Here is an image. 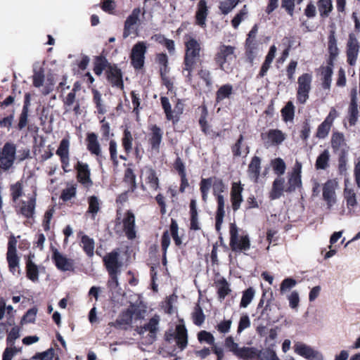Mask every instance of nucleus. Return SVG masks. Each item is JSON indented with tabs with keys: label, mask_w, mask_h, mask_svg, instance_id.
<instances>
[{
	"label": "nucleus",
	"mask_w": 360,
	"mask_h": 360,
	"mask_svg": "<svg viewBox=\"0 0 360 360\" xmlns=\"http://www.w3.org/2000/svg\"><path fill=\"white\" fill-rule=\"evenodd\" d=\"M211 187H212V194L215 197L217 202V209L215 215V229L217 231H219L225 214V202L222 193L226 191V186L221 179L217 176L202 178L200 182V191L202 200L205 203L207 202L208 193Z\"/></svg>",
	"instance_id": "nucleus-1"
},
{
	"label": "nucleus",
	"mask_w": 360,
	"mask_h": 360,
	"mask_svg": "<svg viewBox=\"0 0 360 360\" xmlns=\"http://www.w3.org/2000/svg\"><path fill=\"white\" fill-rule=\"evenodd\" d=\"M320 18H328L333 9L332 0H318L316 2Z\"/></svg>",
	"instance_id": "nucleus-35"
},
{
	"label": "nucleus",
	"mask_w": 360,
	"mask_h": 360,
	"mask_svg": "<svg viewBox=\"0 0 360 360\" xmlns=\"http://www.w3.org/2000/svg\"><path fill=\"white\" fill-rule=\"evenodd\" d=\"M243 188L240 183L233 182L232 184L231 190V202L232 205V209L234 212L237 211L243 201L242 192Z\"/></svg>",
	"instance_id": "nucleus-20"
},
{
	"label": "nucleus",
	"mask_w": 360,
	"mask_h": 360,
	"mask_svg": "<svg viewBox=\"0 0 360 360\" xmlns=\"http://www.w3.org/2000/svg\"><path fill=\"white\" fill-rule=\"evenodd\" d=\"M136 333L139 335V339L143 344L150 345L152 344L157 338L158 333H150L148 331L139 328L136 326Z\"/></svg>",
	"instance_id": "nucleus-49"
},
{
	"label": "nucleus",
	"mask_w": 360,
	"mask_h": 360,
	"mask_svg": "<svg viewBox=\"0 0 360 360\" xmlns=\"http://www.w3.org/2000/svg\"><path fill=\"white\" fill-rule=\"evenodd\" d=\"M337 117V110L334 108H332L324 121L319 125L316 136L319 139H325L328 135L334 120Z\"/></svg>",
	"instance_id": "nucleus-14"
},
{
	"label": "nucleus",
	"mask_w": 360,
	"mask_h": 360,
	"mask_svg": "<svg viewBox=\"0 0 360 360\" xmlns=\"http://www.w3.org/2000/svg\"><path fill=\"white\" fill-rule=\"evenodd\" d=\"M312 76L309 73H303L297 79V102L304 105L309 98L311 89Z\"/></svg>",
	"instance_id": "nucleus-5"
},
{
	"label": "nucleus",
	"mask_w": 360,
	"mask_h": 360,
	"mask_svg": "<svg viewBox=\"0 0 360 360\" xmlns=\"http://www.w3.org/2000/svg\"><path fill=\"white\" fill-rule=\"evenodd\" d=\"M343 196L346 200L348 208H354L357 205L356 195L352 188H345L343 191Z\"/></svg>",
	"instance_id": "nucleus-50"
},
{
	"label": "nucleus",
	"mask_w": 360,
	"mask_h": 360,
	"mask_svg": "<svg viewBox=\"0 0 360 360\" xmlns=\"http://www.w3.org/2000/svg\"><path fill=\"white\" fill-rule=\"evenodd\" d=\"M11 195L13 201L15 203H18L20 197H22L25 194L23 192V184L21 181H18L10 187Z\"/></svg>",
	"instance_id": "nucleus-46"
},
{
	"label": "nucleus",
	"mask_w": 360,
	"mask_h": 360,
	"mask_svg": "<svg viewBox=\"0 0 360 360\" xmlns=\"http://www.w3.org/2000/svg\"><path fill=\"white\" fill-rule=\"evenodd\" d=\"M70 141L68 139H63L60 141L59 146L56 150V155L60 159L65 160L69 158Z\"/></svg>",
	"instance_id": "nucleus-52"
},
{
	"label": "nucleus",
	"mask_w": 360,
	"mask_h": 360,
	"mask_svg": "<svg viewBox=\"0 0 360 360\" xmlns=\"http://www.w3.org/2000/svg\"><path fill=\"white\" fill-rule=\"evenodd\" d=\"M160 320V316L158 314H155L147 323L143 326L139 327V328L143 329L144 331H148L150 333H158L159 331L158 325Z\"/></svg>",
	"instance_id": "nucleus-42"
},
{
	"label": "nucleus",
	"mask_w": 360,
	"mask_h": 360,
	"mask_svg": "<svg viewBox=\"0 0 360 360\" xmlns=\"http://www.w3.org/2000/svg\"><path fill=\"white\" fill-rule=\"evenodd\" d=\"M160 103L166 119L169 121H172L173 124H176L179 122V118L177 116H174V112L172 110L169 98L166 96H161Z\"/></svg>",
	"instance_id": "nucleus-34"
},
{
	"label": "nucleus",
	"mask_w": 360,
	"mask_h": 360,
	"mask_svg": "<svg viewBox=\"0 0 360 360\" xmlns=\"http://www.w3.org/2000/svg\"><path fill=\"white\" fill-rule=\"evenodd\" d=\"M29 101H26L23 105L21 114L19 117L18 129H22L27 124L28 112H29Z\"/></svg>",
	"instance_id": "nucleus-62"
},
{
	"label": "nucleus",
	"mask_w": 360,
	"mask_h": 360,
	"mask_svg": "<svg viewBox=\"0 0 360 360\" xmlns=\"http://www.w3.org/2000/svg\"><path fill=\"white\" fill-rule=\"evenodd\" d=\"M258 25L255 24L248 34L245 43V54L247 61L252 65L256 57V50L258 47V42L256 39L258 32Z\"/></svg>",
	"instance_id": "nucleus-6"
},
{
	"label": "nucleus",
	"mask_w": 360,
	"mask_h": 360,
	"mask_svg": "<svg viewBox=\"0 0 360 360\" xmlns=\"http://www.w3.org/2000/svg\"><path fill=\"white\" fill-rule=\"evenodd\" d=\"M330 153L327 149H325L320 153L315 162V168L316 170H326L330 165Z\"/></svg>",
	"instance_id": "nucleus-36"
},
{
	"label": "nucleus",
	"mask_w": 360,
	"mask_h": 360,
	"mask_svg": "<svg viewBox=\"0 0 360 360\" xmlns=\"http://www.w3.org/2000/svg\"><path fill=\"white\" fill-rule=\"evenodd\" d=\"M209 14L207 1L205 0H200L197 5L195 20V24L201 27L206 25V19Z\"/></svg>",
	"instance_id": "nucleus-21"
},
{
	"label": "nucleus",
	"mask_w": 360,
	"mask_h": 360,
	"mask_svg": "<svg viewBox=\"0 0 360 360\" xmlns=\"http://www.w3.org/2000/svg\"><path fill=\"white\" fill-rule=\"evenodd\" d=\"M258 349L254 347H240L236 356L242 360H256Z\"/></svg>",
	"instance_id": "nucleus-33"
},
{
	"label": "nucleus",
	"mask_w": 360,
	"mask_h": 360,
	"mask_svg": "<svg viewBox=\"0 0 360 360\" xmlns=\"http://www.w3.org/2000/svg\"><path fill=\"white\" fill-rule=\"evenodd\" d=\"M282 119L284 122H292L295 117V106L292 101L286 103L281 110Z\"/></svg>",
	"instance_id": "nucleus-45"
},
{
	"label": "nucleus",
	"mask_w": 360,
	"mask_h": 360,
	"mask_svg": "<svg viewBox=\"0 0 360 360\" xmlns=\"http://www.w3.org/2000/svg\"><path fill=\"white\" fill-rule=\"evenodd\" d=\"M7 261L8 263V266L10 271L13 273V274H15L17 272L18 274H20L19 268V258L17 256L16 252H7Z\"/></svg>",
	"instance_id": "nucleus-51"
},
{
	"label": "nucleus",
	"mask_w": 360,
	"mask_h": 360,
	"mask_svg": "<svg viewBox=\"0 0 360 360\" xmlns=\"http://www.w3.org/2000/svg\"><path fill=\"white\" fill-rule=\"evenodd\" d=\"M81 245L88 257H92L94 256L95 243L93 238L86 235H83L81 238Z\"/></svg>",
	"instance_id": "nucleus-39"
},
{
	"label": "nucleus",
	"mask_w": 360,
	"mask_h": 360,
	"mask_svg": "<svg viewBox=\"0 0 360 360\" xmlns=\"http://www.w3.org/2000/svg\"><path fill=\"white\" fill-rule=\"evenodd\" d=\"M36 206V196L34 194L28 195L27 200L19 201L18 212L26 218L32 217Z\"/></svg>",
	"instance_id": "nucleus-17"
},
{
	"label": "nucleus",
	"mask_w": 360,
	"mask_h": 360,
	"mask_svg": "<svg viewBox=\"0 0 360 360\" xmlns=\"http://www.w3.org/2000/svg\"><path fill=\"white\" fill-rule=\"evenodd\" d=\"M135 222V217L131 212H128L127 217L123 220V227L126 236L129 239L135 238V231L134 226Z\"/></svg>",
	"instance_id": "nucleus-29"
},
{
	"label": "nucleus",
	"mask_w": 360,
	"mask_h": 360,
	"mask_svg": "<svg viewBox=\"0 0 360 360\" xmlns=\"http://www.w3.org/2000/svg\"><path fill=\"white\" fill-rule=\"evenodd\" d=\"M248 14V9L247 5H244L243 8L238 11V13L231 20V25L233 28L237 29L240 22L247 17Z\"/></svg>",
	"instance_id": "nucleus-57"
},
{
	"label": "nucleus",
	"mask_w": 360,
	"mask_h": 360,
	"mask_svg": "<svg viewBox=\"0 0 360 360\" xmlns=\"http://www.w3.org/2000/svg\"><path fill=\"white\" fill-rule=\"evenodd\" d=\"M165 340L170 344L174 340L177 347L184 350L188 345V331L184 325V320H179V323L176 326L174 332H166Z\"/></svg>",
	"instance_id": "nucleus-4"
},
{
	"label": "nucleus",
	"mask_w": 360,
	"mask_h": 360,
	"mask_svg": "<svg viewBox=\"0 0 360 360\" xmlns=\"http://www.w3.org/2000/svg\"><path fill=\"white\" fill-rule=\"evenodd\" d=\"M256 360H280L274 349L266 348L264 350L258 349Z\"/></svg>",
	"instance_id": "nucleus-55"
},
{
	"label": "nucleus",
	"mask_w": 360,
	"mask_h": 360,
	"mask_svg": "<svg viewBox=\"0 0 360 360\" xmlns=\"http://www.w3.org/2000/svg\"><path fill=\"white\" fill-rule=\"evenodd\" d=\"M255 294V290L252 287H249L243 292L240 307L246 308L252 302Z\"/></svg>",
	"instance_id": "nucleus-54"
},
{
	"label": "nucleus",
	"mask_w": 360,
	"mask_h": 360,
	"mask_svg": "<svg viewBox=\"0 0 360 360\" xmlns=\"http://www.w3.org/2000/svg\"><path fill=\"white\" fill-rule=\"evenodd\" d=\"M235 50L236 47L230 45L221 44L219 46L214 59L221 70H224L225 63L236 58Z\"/></svg>",
	"instance_id": "nucleus-9"
},
{
	"label": "nucleus",
	"mask_w": 360,
	"mask_h": 360,
	"mask_svg": "<svg viewBox=\"0 0 360 360\" xmlns=\"http://www.w3.org/2000/svg\"><path fill=\"white\" fill-rule=\"evenodd\" d=\"M347 149L342 148L338 153V170L340 174H343L347 170Z\"/></svg>",
	"instance_id": "nucleus-61"
},
{
	"label": "nucleus",
	"mask_w": 360,
	"mask_h": 360,
	"mask_svg": "<svg viewBox=\"0 0 360 360\" xmlns=\"http://www.w3.org/2000/svg\"><path fill=\"white\" fill-rule=\"evenodd\" d=\"M15 155V145L6 143L2 149V152L0 151V168L8 170L13 164Z\"/></svg>",
	"instance_id": "nucleus-12"
},
{
	"label": "nucleus",
	"mask_w": 360,
	"mask_h": 360,
	"mask_svg": "<svg viewBox=\"0 0 360 360\" xmlns=\"http://www.w3.org/2000/svg\"><path fill=\"white\" fill-rule=\"evenodd\" d=\"M155 60L160 66V72H169V61L168 57L165 53H159L156 54Z\"/></svg>",
	"instance_id": "nucleus-56"
},
{
	"label": "nucleus",
	"mask_w": 360,
	"mask_h": 360,
	"mask_svg": "<svg viewBox=\"0 0 360 360\" xmlns=\"http://www.w3.org/2000/svg\"><path fill=\"white\" fill-rule=\"evenodd\" d=\"M198 340L200 342H206L212 346L215 345L213 335L206 330H201L198 333Z\"/></svg>",
	"instance_id": "nucleus-64"
},
{
	"label": "nucleus",
	"mask_w": 360,
	"mask_h": 360,
	"mask_svg": "<svg viewBox=\"0 0 360 360\" xmlns=\"http://www.w3.org/2000/svg\"><path fill=\"white\" fill-rule=\"evenodd\" d=\"M185 53L183 60V71L186 72L185 75L188 81L192 80L193 71L202 65L203 56L201 44L191 34H186L184 37Z\"/></svg>",
	"instance_id": "nucleus-2"
},
{
	"label": "nucleus",
	"mask_w": 360,
	"mask_h": 360,
	"mask_svg": "<svg viewBox=\"0 0 360 360\" xmlns=\"http://www.w3.org/2000/svg\"><path fill=\"white\" fill-rule=\"evenodd\" d=\"M27 277L32 281H38L39 271L37 266L32 262L30 258L27 261Z\"/></svg>",
	"instance_id": "nucleus-60"
},
{
	"label": "nucleus",
	"mask_w": 360,
	"mask_h": 360,
	"mask_svg": "<svg viewBox=\"0 0 360 360\" xmlns=\"http://www.w3.org/2000/svg\"><path fill=\"white\" fill-rule=\"evenodd\" d=\"M302 188V179L301 177L295 176L289 174L288 179L287 186L285 189V192L288 193L295 191L297 188Z\"/></svg>",
	"instance_id": "nucleus-47"
},
{
	"label": "nucleus",
	"mask_w": 360,
	"mask_h": 360,
	"mask_svg": "<svg viewBox=\"0 0 360 360\" xmlns=\"http://www.w3.org/2000/svg\"><path fill=\"white\" fill-rule=\"evenodd\" d=\"M261 138L265 143L278 146L285 139V135L280 129H269L266 133H262Z\"/></svg>",
	"instance_id": "nucleus-18"
},
{
	"label": "nucleus",
	"mask_w": 360,
	"mask_h": 360,
	"mask_svg": "<svg viewBox=\"0 0 360 360\" xmlns=\"http://www.w3.org/2000/svg\"><path fill=\"white\" fill-rule=\"evenodd\" d=\"M133 314L131 311L127 310L123 312L120 318L115 323H110L109 325L122 329H127L132 323Z\"/></svg>",
	"instance_id": "nucleus-27"
},
{
	"label": "nucleus",
	"mask_w": 360,
	"mask_h": 360,
	"mask_svg": "<svg viewBox=\"0 0 360 360\" xmlns=\"http://www.w3.org/2000/svg\"><path fill=\"white\" fill-rule=\"evenodd\" d=\"M75 168L77 171L78 181L86 186L91 185L92 181L90 179V170L89 165L86 163L78 161Z\"/></svg>",
	"instance_id": "nucleus-23"
},
{
	"label": "nucleus",
	"mask_w": 360,
	"mask_h": 360,
	"mask_svg": "<svg viewBox=\"0 0 360 360\" xmlns=\"http://www.w3.org/2000/svg\"><path fill=\"white\" fill-rule=\"evenodd\" d=\"M233 94V86L226 84L221 86L216 92V102L220 103L226 98H229Z\"/></svg>",
	"instance_id": "nucleus-41"
},
{
	"label": "nucleus",
	"mask_w": 360,
	"mask_h": 360,
	"mask_svg": "<svg viewBox=\"0 0 360 360\" xmlns=\"http://www.w3.org/2000/svg\"><path fill=\"white\" fill-rule=\"evenodd\" d=\"M134 33H135V10L132 11L124 22L122 37L127 39Z\"/></svg>",
	"instance_id": "nucleus-40"
},
{
	"label": "nucleus",
	"mask_w": 360,
	"mask_h": 360,
	"mask_svg": "<svg viewBox=\"0 0 360 360\" xmlns=\"http://www.w3.org/2000/svg\"><path fill=\"white\" fill-rule=\"evenodd\" d=\"M108 79L112 86L122 88V74L120 69L115 66H110L108 70Z\"/></svg>",
	"instance_id": "nucleus-30"
},
{
	"label": "nucleus",
	"mask_w": 360,
	"mask_h": 360,
	"mask_svg": "<svg viewBox=\"0 0 360 360\" xmlns=\"http://www.w3.org/2000/svg\"><path fill=\"white\" fill-rule=\"evenodd\" d=\"M273 301V295L271 293V297L267 300L259 317L260 319L265 321L267 324L278 321L281 317L280 308Z\"/></svg>",
	"instance_id": "nucleus-7"
},
{
	"label": "nucleus",
	"mask_w": 360,
	"mask_h": 360,
	"mask_svg": "<svg viewBox=\"0 0 360 360\" xmlns=\"http://www.w3.org/2000/svg\"><path fill=\"white\" fill-rule=\"evenodd\" d=\"M330 143L334 153L338 154L342 148L347 150L349 148L345 142L343 134L338 131L334 132L332 134Z\"/></svg>",
	"instance_id": "nucleus-25"
},
{
	"label": "nucleus",
	"mask_w": 360,
	"mask_h": 360,
	"mask_svg": "<svg viewBox=\"0 0 360 360\" xmlns=\"http://www.w3.org/2000/svg\"><path fill=\"white\" fill-rule=\"evenodd\" d=\"M295 352L308 360H323L322 354L303 343L295 345Z\"/></svg>",
	"instance_id": "nucleus-16"
},
{
	"label": "nucleus",
	"mask_w": 360,
	"mask_h": 360,
	"mask_svg": "<svg viewBox=\"0 0 360 360\" xmlns=\"http://www.w3.org/2000/svg\"><path fill=\"white\" fill-rule=\"evenodd\" d=\"M198 75L205 82L207 87H211L213 83L212 77L210 70L202 69L198 70Z\"/></svg>",
	"instance_id": "nucleus-63"
},
{
	"label": "nucleus",
	"mask_w": 360,
	"mask_h": 360,
	"mask_svg": "<svg viewBox=\"0 0 360 360\" xmlns=\"http://www.w3.org/2000/svg\"><path fill=\"white\" fill-rule=\"evenodd\" d=\"M261 159L258 156H254L248 168V174L249 177L253 180L255 183H257L260 175Z\"/></svg>",
	"instance_id": "nucleus-24"
},
{
	"label": "nucleus",
	"mask_w": 360,
	"mask_h": 360,
	"mask_svg": "<svg viewBox=\"0 0 360 360\" xmlns=\"http://www.w3.org/2000/svg\"><path fill=\"white\" fill-rule=\"evenodd\" d=\"M360 44L354 33H349L346 44L347 62L351 66L356 64L359 53Z\"/></svg>",
	"instance_id": "nucleus-10"
},
{
	"label": "nucleus",
	"mask_w": 360,
	"mask_h": 360,
	"mask_svg": "<svg viewBox=\"0 0 360 360\" xmlns=\"http://www.w3.org/2000/svg\"><path fill=\"white\" fill-rule=\"evenodd\" d=\"M147 51V45L144 41L136 43V70L141 69L144 65L145 53Z\"/></svg>",
	"instance_id": "nucleus-38"
},
{
	"label": "nucleus",
	"mask_w": 360,
	"mask_h": 360,
	"mask_svg": "<svg viewBox=\"0 0 360 360\" xmlns=\"http://www.w3.org/2000/svg\"><path fill=\"white\" fill-rule=\"evenodd\" d=\"M104 266L108 274H119L121 272L123 262L120 258L117 250L107 253L103 258Z\"/></svg>",
	"instance_id": "nucleus-8"
},
{
	"label": "nucleus",
	"mask_w": 360,
	"mask_h": 360,
	"mask_svg": "<svg viewBox=\"0 0 360 360\" xmlns=\"http://www.w3.org/2000/svg\"><path fill=\"white\" fill-rule=\"evenodd\" d=\"M145 181L146 184H149L151 189L157 190L159 188V179L154 169L150 168L146 171Z\"/></svg>",
	"instance_id": "nucleus-48"
},
{
	"label": "nucleus",
	"mask_w": 360,
	"mask_h": 360,
	"mask_svg": "<svg viewBox=\"0 0 360 360\" xmlns=\"http://www.w3.org/2000/svg\"><path fill=\"white\" fill-rule=\"evenodd\" d=\"M162 136V130L156 124H154L150 127L148 141L152 150L159 152Z\"/></svg>",
	"instance_id": "nucleus-22"
},
{
	"label": "nucleus",
	"mask_w": 360,
	"mask_h": 360,
	"mask_svg": "<svg viewBox=\"0 0 360 360\" xmlns=\"http://www.w3.org/2000/svg\"><path fill=\"white\" fill-rule=\"evenodd\" d=\"M350 127L356 125L359 119V105L357 98V89L356 87L350 91V102L347 110V116Z\"/></svg>",
	"instance_id": "nucleus-13"
},
{
	"label": "nucleus",
	"mask_w": 360,
	"mask_h": 360,
	"mask_svg": "<svg viewBox=\"0 0 360 360\" xmlns=\"http://www.w3.org/2000/svg\"><path fill=\"white\" fill-rule=\"evenodd\" d=\"M52 259L56 267L63 271H70L73 269V261L67 258L57 249L53 250Z\"/></svg>",
	"instance_id": "nucleus-19"
},
{
	"label": "nucleus",
	"mask_w": 360,
	"mask_h": 360,
	"mask_svg": "<svg viewBox=\"0 0 360 360\" xmlns=\"http://www.w3.org/2000/svg\"><path fill=\"white\" fill-rule=\"evenodd\" d=\"M87 141V149L89 151L93 154L96 155L98 158H101V148L100 143L98 141L97 135L92 132L87 134L86 137Z\"/></svg>",
	"instance_id": "nucleus-26"
},
{
	"label": "nucleus",
	"mask_w": 360,
	"mask_h": 360,
	"mask_svg": "<svg viewBox=\"0 0 360 360\" xmlns=\"http://www.w3.org/2000/svg\"><path fill=\"white\" fill-rule=\"evenodd\" d=\"M136 319H145L149 316L152 309L143 301L141 295H136Z\"/></svg>",
	"instance_id": "nucleus-32"
},
{
	"label": "nucleus",
	"mask_w": 360,
	"mask_h": 360,
	"mask_svg": "<svg viewBox=\"0 0 360 360\" xmlns=\"http://www.w3.org/2000/svg\"><path fill=\"white\" fill-rule=\"evenodd\" d=\"M284 178L278 177L275 179L272 184L271 191L269 193V198L271 200H276L281 198L285 189L284 188Z\"/></svg>",
	"instance_id": "nucleus-31"
},
{
	"label": "nucleus",
	"mask_w": 360,
	"mask_h": 360,
	"mask_svg": "<svg viewBox=\"0 0 360 360\" xmlns=\"http://www.w3.org/2000/svg\"><path fill=\"white\" fill-rule=\"evenodd\" d=\"M190 230L199 231L200 230V222L198 220V214L196 207V201L192 199L190 202Z\"/></svg>",
	"instance_id": "nucleus-28"
},
{
	"label": "nucleus",
	"mask_w": 360,
	"mask_h": 360,
	"mask_svg": "<svg viewBox=\"0 0 360 360\" xmlns=\"http://www.w3.org/2000/svg\"><path fill=\"white\" fill-rule=\"evenodd\" d=\"M337 187L338 182L335 179H328L323 185V199L328 209H330L337 202L335 193Z\"/></svg>",
	"instance_id": "nucleus-11"
},
{
	"label": "nucleus",
	"mask_w": 360,
	"mask_h": 360,
	"mask_svg": "<svg viewBox=\"0 0 360 360\" xmlns=\"http://www.w3.org/2000/svg\"><path fill=\"white\" fill-rule=\"evenodd\" d=\"M328 51L329 55H332L333 56H338L339 54L335 30H330L328 36Z\"/></svg>",
	"instance_id": "nucleus-44"
},
{
	"label": "nucleus",
	"mask_w": 360,
	"mask_h": 360,
	"mask_svg": "<svg viewBox=\"0 0 360 360\" xmlns=\"http://www.w3.org/2000/svg\"><path fill=\"white\" fill-rule=\"evenodd\" d=\"M240 0H219V9L221 14L226 15L231 12Z\"/></svg>",
	"instance_id": "nucleus-43"
},
{
	"label": "nucleus",
	"mask_w": 360,
	"mask_h": 360,
	"mask_svg": "<svg viewBox=\"0 0 360 360\" xmlns=\"http://www.w3.org/2000/svg\"><path fill=\"white\" fill-rule=\"evenodd\" d=\"M193 322L195 325L200 326L205 321V316L199 304H197L192 313Z\"/></svg>",
	"instance_id": "nucleus-59"
},
{
	"label": "nucleus",
	"mask_w": 360,
	"mask_h": 360,
	"mask_svg": "<svg viewBox=\"0 0 360 360\" xmlns=\"http://www.w3.org/2000/svg\"><path fill=\"white\" fill-rule=\"evenodd\" d=\"M321 75H322V87L323 89H330L332 75L333 73V70L330 68H321Z\"/></svg>",
	"instance_id": "nucleus-53"
},
{
	"label": "nucleus",
	"mask_w": 360,
	"mask_h": 360,
	"mask_svg": "<svg viewBox=\"0 0 360 360\" xmlns=\"http://www.w3.org/2000/svg\"><path fill=\"white\" fill-rule=\"evenodd\" d=\"M169 230H170L171 236L174 241L176 246L180 247L181 245L182 244V240L178 233L179 225H178L176 221L174 219H171Z\"/></svg>",
	"instance_id": "nucleus-58"
},
{
	"label": "nucleus",
	"mask_w": 360,
	"mask_h": 360,
	"mask_svg": "<svg viewBox=\"0 0 360 360\" xmlns=\"http://www.w3.org/2000/svg\"><path fill=\"white\" fill-rule=\"evenodd\" d=\"M235 223L230 224L229 226V246L231 250L236 253L246 252L250 249L251 243L249 235L244 231H240Z\"/></svg>",
	"instance_id": "nucleus-3"
},
{
	"label": "nucleus",
	"mask_w": 360,
	"mask_h": 360,
	"mask_svg": "<svg viewBox=\"0 0 360 360\" xmlns=\"http://www.w3.org/2000/svg\"><path fill=\"white\" fill-rule=\"evenodd\" d=\"M215 283L217 288L218 298L220 301H222L231 292L229 283L224 278L218 280Z\"/></svg>",
	"instance_id": "nucleus-37"
},
{
	"label": "nucleus",
	"mask_w": 360,
	"mask_h": 360,
	"mask_svg": "<svg viewBox=\"0 0 360 360\" xmlns=\"http://www.w3.org/2000/svg\"><path fill=\"white\" fill-rule=\"evenodd\" d=\"M207 116L208 111L207 107L205 105L201 106V114L198 120L200 129L205 135L210 136L212 139H216L221 136V132L211 129V126L207 120Z\"/></svg>",
	"instance_id": "nucleus-15"
}]
</instances>
